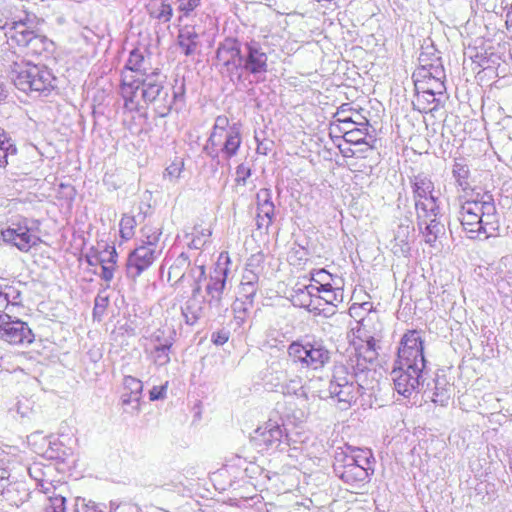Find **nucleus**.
I'll return each mask as SVG.
<instances>
[{
	"label": "nucleus",
	"instance_id": "nucleus-1",
	"mask_svg": "<svg viewBox=\"0 0 512 512\" xmlns=\"http://www.w3.org/2000/svg\"><path fill=\"white\" fill-rule=\"evenodd\" d=\"M464 199L459 212L463 229L474 239L489 236L498 230L497 210L491 195H462Z\"/></svg>",
	"mask_w": 512,
	"mask_h": 512
},
{
	"label": "nucleus",
	"instance_id": "nucleus-2",
	"mask_svg": "<svg viewBox=\"0 0 512 512\" xmlns=\"http://www.w3.org/2000/svg\"><path fill=\"white\" fill-rule=\"evenodd\" d=\"M12 80L23 92L48 94L55 88L56 77L47 66L25 61L13 64Z\"/></svg>",
	"mask_w": 512,
	"mask_h": 512
},
{
	"label": "nucleus",
	"instance_id": "nucleus-3",
	"mask_svg": "<svg viewBox=\"0 0 512 512\" xmlns=\"http://www.w3.org/2000/svg\"><path fill=\"white\" fill-rule=\"evenodd\" d=\"M241 143L240 130L235 125L230 126L226 115H220L215 120L205 150L213 156L220 152L223 158L229 160L237 154Z\"/></svg>",
	"mask_w": 512,
	"mask_h": 512
},
{
	"label": "nucleus",
	"instance_id": "nucleus-4",
	"mask_svg": "<svg viewBox=\"0 0 512 512\" xmlns=\"http://www.w3.org/2000/svg\"><path fill=\"white\" fill-rule=\"evenodd\" d=\"M144 60L142 52L138 49L132 50L121 73L120 92L125 107L130 110L138 106V90L147 74L143 67Z\"/></svg>",
	"mask_w": 512,
	"mask_h": 512
},
{
	"label": "nucleus",
	"instance_id": "nucleus-5",
	"mask_svg": "<svg viewBox=\"0 0 512 512\" xmlns=\"http://www.w3.org/2000/svg\"><path fill=\"white\" fill-rule=\"evenodd\" d=\"M372 454L368 450L357 449L343 458L337 473L342 481L352 487H361L369 481L372 470Z\"/></svg>",
	"mask_w": 512,
	"mask_h": 512
},
{
	"label": "nucleus",
	"instance_id": "nucleus-6",
	"mask_svg": "<svg viewBox=\"0 0 512 512\" xmlns=\"http://www.w3.org/2000/svg\"><path fill=\"white\" fill-rule=\"evenodd\" d=\"M288 355L294 363L308 371H318L330 361V352L319 343L293 341Z\"/></svg>",
	"mask_w": 512,
	"mask_h": 512
},
{
	"label": "nucleus",
	"instance_id": "nucleus-7",
	"mask_svg": "<svg viewBox=\"0 0 512 512\" xmlns=\"http://www.w3.org/2000/svg\"><path fill=\"white\" fill-rule=\"evenodd\" d=\"M424 349L422 332L416 329L407 330L400 339L394 364L425 369Z\"/></svg>",
	"mask_w": 512,
	"mask_h": 512
},
{
	"label": "nucleus",
	"instance_id": "nucleus-8",
	"mask_svg": "<svg viewBox=\"0 0 512 512\" xmlns=\"http://www.w3.org/2000/svg\"><path fill=\"white\" fill-rule=\"evenodd\" d=\"M2 240L19 251L27 253L41 243L38 229L31 225V221L22 218L11 223L0 232Z\"/></svg>",
	"mask_w": 512,
	"mask_h": 512
},
{
	"label": "nucleus",
	"instance_id": "nucleus-9",
	"mask_svg": "<svg viewBox=\"0 0 512 512\" xmlns=\"http://www.w3.org/2000/svg\"><path fill=\"white\" fill-rule=\"evenodd\" d=\"M329 393L341 410H347L357 402L360 396V385L345 369H340L333 375Z\"/></svg>",
	"mask_w": 512,
	"mask_h": 512
},
{
	"label": "nucleus",
	"instance_id": "nucleus-10",
	"mask_svg": "<svg viewBox=\"0 0 512 512\" xmlns=\"http://www.w3.org/2000/svg\"><path fill=\"white\" fill-rule=\"evenodd\" d=\"M424 369L393 364L391 378L398 394L409 398L420 386Z\"/></svg>",
	"mask_w": 512,
	"mask_h": 512
},
{
	"label": "nucleus",
	"instance_id": "nucleus-11",
	"mask_svg": "<svg viewBox=\"0 0 512 512\" xmlns=\"http://www.w3.org/2000/svg\"><path fill=\"white\" fill-rule=\"evenodd\" d=\"M0 339L10 345L20 346L33 343L35 336L26 322L16 319L10 314V318L1 328Z\"/></svg>",
	"mask_w": 512,
	"mask_h": 512
},
{
	"label": "nucleus",
	"instance_id": "nucleus-12",
	"mask_svg": "<svg viewBox=\"0 0 512 512\" xmlns=\"http://www.w3.org/2000/svg\"><path fill=\"white\" fill-rule=\"evenodd\" d=\"M161 250L137 246L127 258V271L135 279L149 269L160 256Z\"/></svg>",
	"mask_w": 512,
	"mask_h": 512
},
{
	"label": "nucleus",
	"instance_id": "nucleus-13",
	"mask_svg": "<svg viewBox=\"0 0 512 512\" xmlns=\"http://www.w3.org/2000/svg\"><path fill=\"white\" fill-rule=\"evenodd\" d=\"M241 62V49L236 39L228 38L220 43L216 51L217 66L227 72H233L240 66Z\"/></svg>",
	"mask_w": 512,
	"mask_h": 512
},
{
	"label": "nucleus",
	"instance_id": "nucleus-14",
	"mask_svg": "<svg viewBox=\"0 0 512 512\" xmlns=\"http://www.w3.org/2000/svg\"><path fill=\"white\" fill-rule=\"evenodd\" d=\"M246 57L244 68L253 75L264 74L268 71V56L256 40L245 44Z\"/></svg>",
	"mask_w": 512,
	"mask_h": 512
},
{
	"label": "nucleus",
	"instance_id": "nucleus-15",
	"mask_svg": "<svg viewBox=\"0 0 512 512\" xmlns=\"http://www.w3.org/2000/svg\"><path fill=\"white\" fill-rule=\"evenodd\" d=\"M290 301L295 307L303 308L315 314H321L324 308L320 307V299L316 288L306 285L304 287L294 288Z\"/></svg>",
	"mask_w": 512,
	"mask_h": 512
},
{
	"label": "nucleus",
	"instance_id": "nucleus-16",
	"mask_svg": "<svg viewBox=\"0 0 512 512\" xmlns=\"http://www.w3.org/2000/svg\"><path fill=\"white\" fill-rule=\"evenodd\" d=\"M142 392L143 383L141 380L133 376L124 377L120 395L121 405L124 409V412H127L125 407L129 405H131V408L134 412H139Z\"/></svg>",
	"mask_w": 512,
	"mask_h": 512
},
{
	"label": "nucleus",
	"instance_id": "nucleus-17",
	"mask_svg": "<svg viewBox=\"0 0 512 512\" xmlns=\"http://www.w3.org/2000/svg\"><path fill=\"white\" fill-rule=\"evenodd\" d=\"M352 345L355 349L358 366L366 368L367 364H371L377 359L376 340L373 336H367L365 339L357 337V339H353Z\"/></svg>",
	"mask_w": 512,
	"mask_h": 512
},
{
	"label": "nucleus",
	"instance_id": "nucleus-18",
	"mask_svg": "<svg viewBox=\"0 0 512 512\" xmlns=\"http://www.w3.org/2000/svg\"><path fill=\"white\" fill-rule=\"evenodd\" d=\"M36 31L23 21H15L9 30L5 33L8 38V44L12 48H24L29 45V40L35 35Z\"/></svg>",
	"mask_w": 512,
	"mask_h": 512
},
{
	"label": "nucleus",
	"instance_id": "nucleus-19",
	"mask_svg": "<svg viewBox=\"0 0 512 512\" xmlns=\"http://www.w3.org/2000/svg\"><path fill=\"white\" fill-rule=\"evenodd\" d=\"M443 76L444 71L429 75H426V71H423L421 77L415 79V87L416 89H422L434 95H441L445 91L444 81L442 80Z\"/></svg>",
	"mask_w": 512,
	"mask_h": 512
},
{
	"label": "nucleus",
	"instance_id": "nucleus-20",
	"mask_svg": "<svg viewBox=\"0 0 512 512\" xmlns=\"http://www.w3.org/2000/svg\"><path fill=\"white\" fill-rule=\"evenodd\" d=\"M416 215L418 225L421 227L422 223H426L431 217H437L439 206L437 197L433 194L428 197H421L415 200Z\"/></svg>",
	"mask_w": 512,
	"mask_h": 512
},
{
	"label": "nucleus",
	"instance_id": "nucleus-21",
	"mask_svg": "<svg viewBox=\"0 0 512 512\" xmlns=\"http://www.w3.org/2000/svg\"><path fill=\"white\" fill-rule=\"evenodd\" d=\"M145 7L148 15L160 23H168L173 17L171 0H148Z\"/></svg>",
	"mask_w": 512,
	"mask_h": 512
},
{
	"label": "nucleus",
	"instance_id": "nucleus-22",
	"mask_svg": "<svg viewBox=\"0 0 512 512\" xmlns=\"http://www.w3.org/2000/svg\"><path fill=\"white\" fill-rule=\"evenodd\" d=\"M178 45L186 56L196 53L199 46V35L194 26L186 25L179 30Z\"/></svg>",
	"mask_w": 512,
	"mask_h": 512
},
{
	"label": "nucleus",
	"instance_id": "nucleus-23",
	"mask_svg": "<svg viewBox=\"0 0 512 512\" xmlns=\"http://www.w3.org/2000/svg\"><path fill=\"white\" fill-rule=\"evenodd\" d=\"M140 88H142V98L145 102L152 103L164 92L162 81L157 73L146 74Z\"/></svg>",
	"mask_w": 512,
	"mask_h": 512
},
{
	"label": "nucleus",
	"instance_id": "nucleus-24",
	"mask_svg": "<svg viewBox=\"0 0 512 512\" xmlns=\"http://www.w3.org/2000/svg\"><path fill=\"white\" fill-rule=\"evenodd\" d=\"M225 284V276L217 275L210 278L206 287L207 303L210 306H218L221 303Z\"/></svg>",
	"mask_w": 512,
	"mask_h": 512
},
{
	"label": "nucleus",
	"instance_id": "nucleus-25",
	"mask_svg": "<svg viewBox=\"0 0 512 512\" xmlns=\"http://www.w3.org/2000/svg\"><path fill=\"white\" fill-rule=\"evenodd\" d=\"M106 256H101L99 258V263L101 265V278L106 282H110L114 277V272L117 268V258L118 254L114 247L107 248L103 252Z\"/></svg>",
	"mask_w": 512,
	"mask_h": 512
},
{
	"label": "nucleus",
	"instance_id": "nucleus-26",
	"mask_svg": "<svg viewBox=\"0 0 512 512\" xmlns=\"http://www.w3.org/2000/svg\"><path fill=\"white\" fill-rule=\"evenodd\" d=\"M453 177L458 186L462 189V195H473L474 188L470 186V170L467 164L462 162H455L452 169Z\"/></svg>",
	"mask_w": 512,
	"mask_h": 512
},
{
	"label": "nucleus",
	"instance_id": "nucleus-27",
	"mask_svg": "<svg viewBox=\"0 0 512 512\" xmlns=\"http://www.w3.org/2000/svg\"><path fill=\"white\" fill-rule=\"evenodd\" d=\"M318 298L320 299V307L322 308L324 304L337 307L344 301L343 287L335 284L329 288H324L319 291Z\"/></svg>",
	"mask_w": 512,
	"mask_h": 512
},
{
	"label": "nucleus",
	"instance_id": "nucleus-28",
	"mask_svg": "<svg viewBox=\"0 0 512 512\" xmlns=\"http://www.w3.org/2000/svg\"><path fill=\"white\" fill-rule=\"evenodd\" d=\"M426 71V75L443 72L440 57L435 54L429 55L428 53H421L419 56V67L416 72V78L421 77V73Z\"/></svg>",
	"mask_w": 512,
	"mask_h": 512
},
{
	"label": "nucleus",
	"instance_id": "nucleus-29",
	"mask_svg": "<svg viewBox=\"0 0 512 512\" xmlns=\"http://www.w3.org/2000/svg\"><path fill=\"white\" fill-rule=\"evenodd\" d=\"M367 136V128L363 125L361 128L346 130L343 134V139L347 144L364 146V148L359 149V151L363 153L372 150V147L366 142Z\"/></svg>",
	"mask_w": 512,
	"mask_h": 512
},
{
	"label": "nucleus",
	"instance_id": "nucleus-30",
	"mask_svg": "<svg viewBox=\"0 0 512 512\" xmlns=\"http://www.w3.org/2000/svg\"><path fill=\"white\" fill-rule=\"evenodd\" d=\"M415 108L421 113H430L438 108L436 95L422 89H416Z\"/></svg>",
	"mask_w": 512,
	"mask_h": 512
},
{
	"label": "nucleus",
	"instance_id": "nucleus-31",
	"mask_svg": "<svg viewBox=\"0 0 512 512\" xmlns=\"http://www.w3.org/2000/svg\"><path fill=\"white\" fill-rule=\"evenodd\" d=\"M410 234V226L409 225H400L397 235L395 236L392 244V251L394 255H403L406 256L410 252V246L408 242V237Z\"/></svg>",
	"mask_w": 512,
	"mask_h": 512
},
{
	"label": "nucleus",
	"instance_id": "nucleus-32",
	"mask_svg": "<svg viewBox=\"0 0 512 512\" xmlns=\"http://www.w3.org/2000/svg\"><path fill=\"white\" fill-rule=\"evenodd\" d=\"M412 191L414 200L429 196L434 192V183L432 180L425 175H417L412 181Z\"/></svg>",
	"mask_w": 512,
	"mask_h": 512
},
{
	"label": "nucleus",
	"instance_id": "nucleus-33",
	"mask_svg": "<svg viewBox=\"0 0 512 512\" xmlns=\"http://www.w3.org/2000/svg\"><path fill=\"white\" fill-rule=\"evenodd\" d=\"M336 280L337 277H334L325 269H318L311 273V283L309 285L316 288V292L319 294L320 290L337 284Z\"/></svg>",
	"mask_w": 512,
	"mask_h": 512
},
{
	"label": "nucleus",
	"instance_id": "nucleus-34",
	"mask_svg": "<svg viewBox=\"0 0 512 512\" xmlns=\"http://www.w3.org/2000/svg\"><path fill=\"white\" fill-rule=\"evenodd\" d=\"M173 346L172 339H165L163 343L152 345L150 355L157 365H165L170 361L169 353Z\"/></svg>",
	"mask_w": 512,
	"mask_h": 512
},
{
	"label": "nucleus",
	"instance_id": "nucleus-35",
	"mask_svg": "<svg viewBox=\"0 0 512 512\" xmlns=\"http://www.w3.org/2000/svg\"><path fill=\"white\" fill-rule=\"evenodd\" d=\"M16 153L17 148L11 138L0 128V169H5L9 163L8 157Z\"/></svg>",
	"mask_w": 512,
	"mask_h": 512
},
{
	"label": "nucleus",
	"instance_id": "nucleus-36",
	"mask_svg": "<svg viewBox=\"0 0 512 512\" xmlns=\"http://www.w3.org/2000/svg\"><path fill=\"white\" fill-rule=\"evenodd\" d=\"M282 429L279 425H273L269 428H265L260 433V445H262L265 449H269L274 445H278L282 439Z\"/></svg>",
	"mask_w": 512,
	"mask_h": 512
},
{
	"label": "nucleus",
	"instance_id": "nucleus-37",
	"mask_svg": "<svg viewBox=\"0 0 512 512\" xmlns=\"http://www.w3.org/2000/svg\"><path fill=\"white\" fill-rule=\"evenodd\" d=\"M142 239L139 246L148 247L153 250H161L159 242L161 238V231L156 227L144 226L141 229Z\"/></svg>",
	"mask_w": 512,
	"mask_h": 512
},
{
	"label": "nucleus",
	"instance_id": "nucleus-38",
	"mask_svg": "<svg viewBox=\"0 0 512 512\" xmlns=\"http://www.w3.org/2000/svg\"><path fill=\"white\" fill-rule=\"evenodd\" d=\"M137 226L136 218L132 214L125 213L121 216L119 222V234L123 241L133 238Z\"/></svg>",
	"mask_w": 512,
	"mask_h": 512
},
{
	"label": "nucleus",
	"instance_id": "nucleus-39",
	"mask_svg": "<svg viewBox=\"0 0 512 512\" xmlns=\"http://www.w3.org/2000/svg\"><path fill=\"white\" fill-rule=\"evenodd\" d=\"M154 105L155 113L160 117L167 116L175 103V96L169 95L167 91H164L160 97L152 102Z\"/></svg>",
	"mask_w": 512,
	"mask_h": 512
},
{
	"label": "nucleus",
	"instance_id": "nucleus-40",
	"mask_svg": "<svg viewBox=\"0 0 512 512\" xmlns=\"http://www.w3.org/2000/svg\"><path fill=\"white\" fill-rule=\"evenodd\" d=\"M24 48L27 49V55L40 56L48 49V39L46 36L36 32L32 39L29 40V45Z\"/></svg>",
	"mask_w": 512,
	"mask_h": 512
},
{
	"label": "nucleus",
	"instance_id": "nucleus-41",
	"mask_svg": "<svg viewBox=\"0 0 512 512\" xmlns=\"http://www.w3.org/2000/svg\"><path fill=\"white\" fill-rule=\"evenodd\" d=\"M191 241L189 247L193 249H200L208 241L212 235V231L209 228H203L201 225L194 226L191 232Z\"/></svg>",
	"mask_w": 512,
	"mask_h": 512
},
{
	"label": "nucleus",
	"instance_id": "nucleus-42",
	"mask_svg": "<svg viewBox=\"0 0 512 512\" xmlns=\"http://www.w3.org/2000/svg\"><path fill=\"white\" fill-rule=\"evenodd\" d=\"M274 205L272 203H264L258 208L257 226L258 228L268 229L273 222Z\"/></svg>",
	"mask_w": 512,
	"mask_h": 512
},
{
	"label": "nucleus",
	"instance_id": "nucleus-43",
	"mask_svg": "<svg viewBox=\"0 0 512 512\" xmlns=\"http://www.w3.org/2000/svg\"><path fill=\"white\" fill-rule=\"evenodd\" d=\"M422 225H425V228L422 231L425 242L429 245H433L436 242L438 233L441 229L439 221L436 217H431L426 223H422Z\"/></svg>",
	"mask_w": 512,
	"mask_h": 512
},
{
	"label": "nucleus",
	"instance_id": "nucleus-44",
	"mask_svg": "<svg viewBox=\"0 0 512 512\" xmlns=\"http://www.w3.org/2000/svg\"><path fill=\"white\" fill-rule=\"evenodd\" d=\"M185 168V161L182 157H176L171 163L165 168L163 177L170 181L177 180L180 178Z\"/></svg>",
	"mask_w": 512,
	"mask_h": 512
},
{
	"label": "nucleus",
	"instance_id": "nucleus-45",
	"mask_svg": "<svg viewBox=\"0 0 512 512\" xmlns=\"http://www.w3.org/2000/svg\"><path fill=\"white\" fill-rule=\"evenodd\" d=\"M354 115H358V112H353L351 105L348 103L342 104L337 112L335 113L336 121L344 124H356Z\"/></svg>",
	"mask_w": 512,
	"mask_h": 512
},
{
	"label": "nucleus",
	"instance_id": "nucleus-46",
	"mask_svg": "<svg viewBox=\"0 0 512 512\" xmlns=\"http://www.w3.org/2000/svg\"><path fill=\"white\" fill-rule=\"evenodd\" d=\"M373 308V303L369 301H365L362 303H353L349 307V315L353 318H360L362 319V311L364 312H370Z\"/></svg>",
	"mask_w": 512,
	"mask_h": 512
},
{
	"label": "nucleus",
	"instance_id": "nucleus-47",
	"mask_svg": "<svg viewBox=\"0 0 512 512\" xmlns=\"http://www.w3.org/2000/svg\"><path fill=\"white\" fill-rule=\"evenodd\" d=\"M109 305V299L107 296L98 295L95 298V304L93 308V316L98 320L104 315L107 307Z\"/></svg>",
	"mask_w": 512,
	"mask_h": 512
},
{
	"label": "nucleus",
	"instance_id": "nucleus-48",
	"mask_svg": "<svg viewBox=\"0 0 512 512\" xmlns=\"http://www.w3.org/2000/svg\"><path fill=\"white\" fill-rule=\"evenodd\" d=\"M50 506L47 512H66V498L63 495H52L49 497Z\"/></svg>",
	"mask_w": 512,
	"mask_h": 512
},
{
	"label": "nucleus",
	"instance_id": "nucleus-49",
	"mask_svg": "<svg viewBox=\"0 0 512 512\" xmlns=\"http://www.w3.org/2000/svg\"><path fill=\"white\" fill-rule=\"evenodd\" d=\"M492 55V53H488L486 50L476 51L470 58L479 68L486 69L489 67L490 56Z\"/></svg>",
	"mask_w": 512,
	"mask_h": 512
},
{
	"label": "nucleus",
	"instance_id": "nucleus-50",
	"mask_svg": "<svg viewBox=\"0 0 512 512\" xmlns=\"http://www.w3.org/2000/svg\"><path fill=\"white\" fill-rule=\"evenodd\" d=\"M178 10L188 17L200 5L201 0H177Z\"/></svg>",
	"mask_w": 512,
	"mask_h": 512
},
{
	"label": "nucleus",
	"instance_id": "nucleus-51",
	"mask_svg": "<svg viewBox=\"0 0 512 512\" xmlns=\"http://www.w3.org/2000/svg\"><path fill=\"white\" fill-rule=\"evenodd\" d=\"M168 383L166 382L161 386H154L149 392V398L151 401H155L161 398H164L166 395Z\"/></svg>",
	"mask_w": 512,
	"mask_h": 512
},
{
	"label": "nucleus",
	"instance_id": "nucleus-52",
	"mask_svg": "<svg viewBox=\"0 0 512 512\" xmlns=\"http://www.w3.org/2000/svg\"><path fill=\"white\" fill-rule=\"evenodd\" d=\"M229 340V333L224 330L214 332L212 334V342L215 345H224Z\"/></svg>",
	"mask_w": 512,
	"mask_h": 512
},
{
	"label": "nucleus",
	"instance_id": "nucleus-53",
	"mask_svg": "<svg viewBox=\"0 0 512 512\" xmlns=\"http://www.w3.org/2000/svg\"><path fill=\"white\" fill-rule=\"evenodd\" d=\"M182 314L185 318V322L188 324V325H193L197 322L199 316L197 313L195 312H190L189 311V307H185L183 310H182Z\"/></svg>",
	"mask_w": 512,
	"mask_h": 512
},
{
	"label": "nucleus",
	"instance_id": "nucleus-54",
	"mask_svg": "<svg viewBox=\"0 0 512 512\" xmlns=\"http://www.w3.org/2000/svg\"><path fill=\"white\" fill-rule=\"evenodd\" d=\"M165 331L158 329L154 332V334L151 336L150 341L152 345L163 343V341L166 339L164 337Z\"/></svg>",
	"mask_w": 512,
	"mask_h": 512
},
{
	"label": "nucleus",
	"instance_id": "nucleus-55",
	"mask_svg": "<svg viewBox=\"0 0 512 512\" xmlns=\"http://www.w3.org/2000/svg\"><path fill=\"white\" fill-rule=\"evenodd\" d=\"M76 512H102L95 505L83 504Z\"/></svg>",
	"mask_w": 512,
	"mask_h": 512
},
{
	"label": "nucleus",
	"instance_id": "nucleus-56",
	"mask_svg": "<svg viewBox=\"0 0 512 512\" xmlns=\"http://www.w3.org/2000/svg\"><path fill=\"white\" fill-rule=\"evenodd\" d=\"M340 151L344 157H355L357 152H360L359 150H353L351 147L342 148L341 146Z\"/></svg>",
	"mask_w": 512,
	"mask_h": 512
},
{
	"label": "nucleus",
	"instance_id": "nucleus-57",
	"mask_svg": "<svg viewBox=\"0 0 512 512\" xmlns=\"http://www.w3.org/2000/svg\"><path fill=\"white\" fill-rule=\"evenodd\" d=\"M249 174H250V170L248 168H246L244 165L238 166L237 175L249 176Z\"/></svg>",
	"mask_w": 512,
	"mask_h": 512
},
{
	"label": "nucleus",
	"instance_id": "nucleus-58",
	"mask_svg": "<svg viewBox=\"0 0 512 512\" xmlns=\"http://www.w3.org/2000/svg\"><path fill=\"white\" fill-rule=\"evenodd\" d=\"M219 259H225L227 263L230 262V257H229L228 252H221Z\"/></svg>",
	"mask_w": 512,
	"mask_h": 512
},
{
	"label": "nucleus",
	"instance_id": "nucleus-59",
	"mask_svg": "<svg viewBox=\"0 0 512 512\" xmlns=\"http://www.w3.org/2000/svg\"><path fill=\"white\" fill-rule=\"evenodd\" d=\"M179 261H181V262H182V264H186V262H187V257H186V256H184V255L182 254V255L180 256Z\"/></svg>",
	"mask_w": 512,
	"mask_h": 512
},
{
	"label": "nucleus",
	"instance_id": "nucleus-60",
	"mask_svg": "<svg viewBox=\"0 0 512 512\" xmlns=\"http://www.w3.org/2000/svg\"><path fill=\"white\" fill-rule=\"evenodd\" d=\"M176 267H177V266H171V267H170V272H169V274H171V273L174 271V269H175Z\"/></svg>",
	"mask_w": 512,
	"mask_h": 512
},
{
	"label": "nucleus",
	"instance_id": "nucleus-61",
	"mask_svg": "<svg viewBox=\"0 0 512 512\" xmlns=\"http://www.w3.org/2000/svg\"><path fill=\"white\" fill-rule=\"evenodd\" d=\"M220 475H221V474H220V472H215V473H213V476H214V477H217V476H220Z\"/></svg>",
	"mask_w": 512,
	"mask_h": 512
},
{
	"label": "nucleus",
	"instance_id": "nucleus-62",
	"mask_svg": "<svg viewBox=\"0 0 512 512\" xmlns=\"http://www.w3.org/2000/svg\"><path fill=\"white\" fill-rule=\"evenodd\" d=\"M3 27L0 26V29H2Z\"/></svg>",
	"mask_w": 512,
	"mask_h": 512
}]
</instances>
